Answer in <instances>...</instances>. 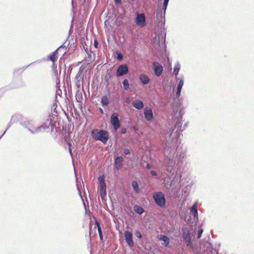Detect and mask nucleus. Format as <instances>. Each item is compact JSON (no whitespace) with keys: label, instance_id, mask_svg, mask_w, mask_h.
Wrapping results in <instances>:
<instances>
[{"label":"nucleus","instance_id":"obj_10","mask_svg":"<svg viewBox=\"0 0 254 254\" xmlns=\"http://www.w3.org/2000/svg\"><path fill=\"white\" fill-rule=\"evenodd\" d=\"M125 240L127 242V243L128 244V245L130 247H132L133 246V242L132 241V233L126 231L125 233Z\"/></svg>","mask_w":254,"mask_h":254},{"label":"nucleus","instance_id":"obj_38","mask_svg":"<svg viewBox=\"0 0 254 254\" xmlns=\"http://www.w3.org/2000/svg\"><path fill=\"white\" fill-rule=\"evenodd\" d=\"M98 229V232H102V230H101V227H98V229Z\"/></svg>","mask_w":254,"mask_h":254},{"label":"nucleus","instance_id":"obj_11","mask_svg":"<svg viewBox=\"0 0 254 254\" xmlns=\"http://www.w3.org/2000/svg\"><path fill=\"white\" fill-rule=\"evenodd\" d=\"M61 47L58 48L54 52L49 55V58L51 61L54 62L57 61L59 57V52Z\"/></svg>","mask_w":254,"mask_h":254},{"label":"nucleus","instance_id":"obj_22","mask_svg":"<svg viewBox=\"0 0 254 254\" xmlns=\"http://www.w3.org/2000/svg\"><path fill=\"white\" fill-rule=\"evenodd\" d=\"M184 85V80L183 79H181L180 82L177 87V90H181L182 87Z\"/></svg>","mask_w":254,"mask_h":254},{"label":"nucleus","instance_id":"obj_3","mask_svg":"<svg viewBox=\"0 0 254 254\" xmlns=\"http://www.w3.org/2000/svg\"><path fill=\"white\" fill-rule=\"evenodd\" d=\"M100 183V191L101 198L104 199L106 195V185L105 182L104 176H100L98 178Z\"/></svg>","mask_w":254,"mask_h":254},{"label":"nucleus","instance_id":"obj_31","mask_svg":"<svg viewBox=\"0 0 254 254\" xmlns=\"http://www.w3.org/2000/svg\"><path fill=\"white\" fill-rule=\"evenodd\" d=\"M98 233H99V235L100 241L103 242V235H102V232H98Z\"/></svg>","mask_w":254,"mask_h":254},{"label":"nucleus","instance_id":"obj_5","mask_svg":"<svg viewBox=\"0 0 254 254\" xmlns=\"http://www.w3.org/2000/svg\"><path fill=\"white\" fill-rule=\"evenodd\" d=\"M182 237L184 239L187 243V245L189 246L191 244V237L190 230L187 227L182 228Z\"/></svg>","mask_w":254,"mask_h":254},{"label":"nucleus","instance_id":"obj_30","mask_svg":"<svg viewBox=\"0 0 254 254\" xmlns=\"http://www.w3.org/2000/svg\"><path fill=\"white\" fill-rule=\"evenodd\" d=\"M98 42L97 41V40L96 39L94 40V46L95 47V48H98Z\"/></svg>","mask_w":254,"mask_h":254},{"label":"nucleus","instance_id":"obj_16","mask_svg":"<svg viewBox=\"0 0 254 254\" xmlns=\"http://www.w3.org/2000/svg\"><path fill=\"white\" fill-rule=\"evenodd\" d=\"M159 239L161 240H162L164 242L165 246L166 247H167L169 245V244L170 243V239H169V238L167 236L161 235L160 236V238Z\"/></svg>","mask_w":254,"mask_h":254},{"label":"nucleus","instance_id":"obj_27","mask_svg":"<svg viewBox=\"0 0 254 254\" xmlns=\"http://www.w3.org/2000/svg\"><path fill=\"white\" fill-rule=\"evenodd\" d=\"M65 141L66 142V143H71L72 140L68 137H65L64 139Z\"/></svg>","mask_w":254,"mask_h":254},{"label":"nucleus","instance_id":"obj_41","mask_svg":"<svg viewBox=\"0 0 254 254\" xmlns=\"http://www.w3.org/2000/svg\"><path fill=\"white\" fill-rule=\"evenodd\" d=\"M100 111L101 112H102V113L103 112V110L102 109H101V108L100 109Z\"/></svg>","mask_w":254,"mask_h":254},{"label":"nucleus","instance_id":"obj_12","mask_svg":"<svg viewBox=\"0 0 254 254\" xmlns=\"http://www.w3.org/2000/svg\"><path fill=\"white\" fill-rule=\"evenodd\" d=\"M124 159L122 157H117L115 160V166L117 170L121 168Z\"/></svg>","mask_w":254,"mask_h":254},{"label":"nucleus","instance_id":"obj_39","mask_svg":"<svg viewBox=\"0 0 254 254\" xmlns=\"http://www.w3.org/2000/svg\"><path fill=\"white\" fill-rule=\"evenodd\" d=\"M116 3H121V0H115Z\"/></svg>","mask_w":254,"mask_h":254},{"label":"nucleus","instance_id":"obj_20","mask_svg":"<svg viewBox=\"0 0 254 254\" xmlns=\"http://www.w3.org/2000/svg\"><path fill=\"white\" fill-rule=\"evenodd\" d=\"M132 186L135 191L139 192V189L137 182L133 181L132 183Z\"/></svg>","mask_w":254,"mask_h":254},{"label":"nucleus","instance_id":"obj_34","mask_svg":"<svg viewBox=\"0 0 254 254\" xmlns=\"http://www.w3.org/2000/svg\"><path fill=\"white\" fill-rule=\"evenodd\" d=\"M150 173H151V175L152 176H154L155 177V176H157V173L154 171H151L150 172Z\"/></svg>","mask_w":254,"mask_h":254},{"label":"nucleus","instance_id":"obj_6","mask_svg":"<svg viewBox=\"0 0 254 254\" xmlns=\"http://www.w3.org/2000/svg\"><path fill=\"white\" fill-rule=\"evenodd\" d=\"M128 71V66L126 64L120 65L117 70L116 75L117 76H121L127 73Z\"/></svg>","mask_w":254,"mask_h":254},{"label":"nucleus","instance_id":"obj_14","mask_svg":"<svg viewBox=\"0 0 254 254\" xmlns=\"http://www.w3.org/2000/svg\"><path fill=\"white\" fill-rule=\"evenodd\" d=\"M139 78L141 83L143 84H147L149 82V78L147 75L141 74L139 75Z\"/></svg>","mask_w":254,"mask_h":254},{"label":"nucleus","instance_id":"obj_35","mask_svg":"<svg viewBox=\"0 0 254 254\" xmlns=\"http://www.w3.org/2000/svg\"><path fill=\"white\" fill-rule=\"evenodd\" d=\"M181 90H177L176 95L177 97H179L181 94Z\"/></svg>","mask_w":254,"mask_h":254},{"label":"nucleus","instance_id":"obj_13","mask_svg":"<svg viewBox=\"0 0 254 254\" xmlns=\"http://www.w3.org/2000/svg\"><path fill=\"white\" fill-rule=\"evenodd\" d=\"M132 105L136 109L138 110L141 109L144 107V104L141 100H136L133 101Z\"/></svg>","mask_w":254,"mask_h":254},{"label":"nucleus","instance_id":"obj_18","mask_svg":"<svg viewBox=\"0 0 254 254\" xmlns=\"http://www.w3.org/2000/svg\"><path fill=\"white\" fill-rule=\"evenodd\" d=\"M101 102L102 105L103 107L108 105L109 104V99H108L107 96H104L103 97H102V98L101 99Z\"/></svg>","mask_w":254,"mask_h":254},{"label":"nucleus","instance_id":"obj_25","mask_svg":"<svg viewBox=\"0 0 254 254\" xmlns=\"http://www.w3.org/2000/svg\"><path fill=\"white\" fill-rule=\"evenodd\" d=\"M203 232V230L202 229H200V230H199L198 233V236H197L198 239H199L201 237V235H202Z\"/></svg>","mask_w":254,"mask_h":254},{"label":"nucleus","instance_id":"obj_36","mask_svg":"<svg viewBox=\"0 0 254 254\" xmlns=\"http://www.w3.org/2000/svg\"><path fill=\"white\" fill-rule=\"evenodd\" d=\"M146 168L149 169H151V165L149 164H147L146 165Z\"/></svg>","mask_w":254,"mask_h":254},{"label":"nucleus","instance_id":"obj_8","mask_svg":"<svg viewBox=\"0 0 254 254\" xmlns=\"http://www.w3.org/2000/svg\"><path fill=\"white\" fill-rule=\"evenodd\" d=\"M136 23L141 27L145 25V17L144 14H137L136 18Z\"/></svg>","mask_w":254,"mask_h":254},{"label":"nucleus","instance_id":"obj_19","mask_svg":"<svg viewBox=\"0 0 254 254\" xmlns=\"http://www.w3.org/2000/svg\"><path fill=\"white\" fill-rule=\"evenodd\" d=\"M134 210L136 213L139 214H141L144 211L143 208L139 206L138 205H135L134 206Z\"/></svg>","mask_w":254,"mask_h":254},{"label":"nucleus","instance_id":"obj_26","mask_svg":"<svg viewBox=\"0 0 254 254\" xmlns=\"http://www.w3.org/2000/svg\"><path fill=\"white\" fill-rule=\"evenodd\" d=\"M168 1H169V0H164V7L165 10L166 9V7H167V4L168 3Z\"/></svg>","mask_w":254,"mask_h":254},{"label":"nucleus","instance_id":"obj_21","mask_svg":"<svg viewBox=\"0 0 254 254\" xmlns=\"http://www.w3.org/2000/svg\"><path fill=\"white\" fill-rule=\"evenodd\" d=\"M123 87L125 90H127L129 88V83L127 79H125L123 81Z\"/></svg>","mask_w":254,"mask_h":254},{"label":"nucleus","instance_id":"obj_7","mask_svg":"<svg viewBox=\"0 0 254 254\" xmlns=\"http://www.w3.org/2000/svg\"><path fill=\"white\" fill-rule=\"evenodd\" d=\"M153 68L155 74L157 76H160L163 70V67L162 65L158 62H154L153 63Z\"/></svg>","mask_w":254,"mask_h":254},{"label":"nucleus","instance_id":"obj_9","mask_svg":"<svg viewBox=\"0 0 254 254\" xmlns=\"http://www.w3.org/2000/svg\"><path fill=\"white\" fill-rule=\"evenodd\" d=\"M144 115L145 119L147 121H151L153 119V115L152 109L149 107H146L144 110Z\"/></svg>","mask_w":254,"mask_h":254},{"label":"nucleus","instance_id":"obj_17","mask_svg":"<svg viewBox=\"0 0 254 254\" xmlns=\"http://www.w3.org/2000/svg\"><path fill=\"white\" fill-rule=\"evenodd\" d=\"M197 203L196 202L195 203L193 206L190 208V211L191 213L193 214L194 216H197Z\"/></svg>","mask_w":254,"mask_h":254},{"label":"nucleus","instance_id":"obj_28","mask_svg":"<svg viewBox=\"0 0 254 254\" xmlns=\"http://www.w3.org/2000/svg\"><path fill=\"white\" fill-rule=\"evenodd\" d=\"M118 59L119 60H122L123 59V55L121 53H119L117 54Z\"/></svg>","mask_w":254,"mask_h":254},{"label":"nucleus","instance_id":"obj_1","mask_svg":"<svg viewBox=\"0 0 254 254\" xmlns=\"http://www.w3.org/2000/svg\"><path fill=\"white\" fill-rule=\"evenodd\" d=\"M92 137L96 140H100L104 143H106L109 139V134L107 131L94 129L91 131Z\"/></svg>","mask_w":254,"mask_h":254},{"label":"nucleus","instance_id":"obj_4","mask_svg":"<svg viewBox=\"0 0 254 254\" xmlns=\"http://www.w3.org/2000/svg\"><path fill=\"white\" fill-rule=\"evenodd\" d=\"M111 123L113 125L114 129L116 130L120 127V123L118 118V115L116 113H114L111 117Z\"/></svg>","mask_w":254,"mask_h":254},{"label":"nucleus","instance_id":"obj_15","mask_svg":"<svg viewBox=\"0 0 254 254\" xmlns=\"http://www.w3.org/2000/svg\"><path fill=\"white\" fill-rule=\"evenodd\" d=\"M111 69H109L106 71L105 75H104V80L107 82V84H109V81L111 79Z\"/></svg>","mask_w":254,"mask_h":254},{"label":"nucleus","instance_id":"obj_32","mask_svg":"<svg viewBox=\"0 0 254 254\" xmlns=\"http://www.w3.org/2000/svg\"><path fill=\"white\" fill-rule=\"evenodd\" d=\"M95 225H96V227L97 229H98V227H100L99 222L95 218Z\"/></svg>","mask_w":254,"mask_h":254},{"label":"nucleus","instance_id":"obj_2","mask_svg":"<svg viewBox=\"0 0 254 254\" xmlns=\"http://www.w3.org/2000/svg\"><path fill=\"white\" fill-rule=\"evenodd\" d=\"M153 197L155 203L160 207H164L165 205L166 200L164 194L162 192H157L154 193Z\"/></svg>","mask_w":254,"mask_h":254},{"label":"nucleus","instance_id":"obj_29","mask_svg":"<svg viewBox=\"0 0 254 254\" xmlns=\"http://www.w3.org/2000/svg\"><path fill=\"white\" fill-rule=\"evenodd\" d=\"M68 146V151L70 154H71V143H67Z\"/></svg>","mask_w":254,"mask_h":254},{"label":"nucleus","instance_id":"obj_33","mask_svg":"<svg viewBox=\"0 0 254 254\" xmlns=\"http://www.w3.org/2000/svg\"><path fill=\"white\" fill-rule=\"evenodd\" d=\"M124 153L126 154V155H127V154H129L130 153V151L128 149H126L125 150H124Z\"/></svg>","mask_w":254,"mask_h":254},{"label":"nucleus","instance_id":"obj_23","mask_svg":"<svg viewBox=\"0 0 254 254\" xmlns=\"http://www.w3.org/2000/svg\"><path fill=\"white\" fill-rule=\"evenodd\" d=\"M180 70V66L179 65H176L175 66L174 68V73L176 75H177L178 74V72Z\"/></svg>","mask_w":254,"mask_h":254},{"label":"nucleus","instance_id":"obj_24","mask_svg":"<svg viewBox=\"0 0 254 254\" xmlns=\"http://www.w3.org/2000/svg\"><path fill=\"white\" fill-rule=\"evenodd\" d=\"M135 235L138 238H142V235L141 234V233L138 231V230H136L135 232Z\"/></svg>","mask_w":254,"mask_h":254},{"label":"nucleus","instance_id":"obj_40","mask_svg":"<svg viewBox=\"0 0 254 254\" xmlns=\"http://www.w3.org/2000/svg\"><path fill=\"white\" fill-rule=\"evenodd\" d=\"M79 72L77 73V74L76 76V79H78V77L79 76Z\"/></svg>","mask_w":254,"mask_h":254},{"label":"nucleus","instance_id":"obj_37","mask_svg":"<svg viewBox=\"0 0 254 254\" xmlns=\"http://www.w3.org/2000/svg\"><path fill=\"white\" fill-rule=\"evenodd\" d=\"M121 132H122V133H126V128H122V129H121Z\"/></svg>","mask_w":254,"mask_h":254}]
</instances>
